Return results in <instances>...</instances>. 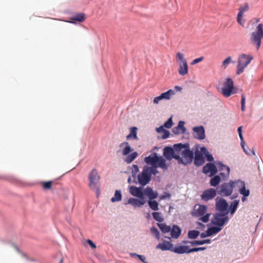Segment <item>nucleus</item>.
Segmentation results:
<instances>
[{
	"mask_svg": "<svg viewBox=\"0 0 263 263\" xmlns=\"http://www.w3.org/2000/svg\"><path fill=\"white\" fill-rule=\"evenodd\" d=\"M146 195L150 200L156 199L158 197L157 192H154L153 189L149 187H147L144 191V195Z\"/></svg>",
	"mask_w": 263,
	"mask_h": 263,
	"instance_id": "nucleus-24",
	"label": "nucleus"
},
{
	"mask_svg": "<svg viewBox=\"0 0 263 263\" xmlns=\"http://www.w3.org/2000/svg\"><path fill=\"white\" fill-rule=\"evenodd\" d=\"M175 95V92L172 89H170L166 92L162 93L160 95V96L162 100H170L171 97Z\"/></svg>",
	"mask_w": 263,
	"mask_h": 263,
	"instance_id": "nucleus-29",
	"label": "nucleus"
},
{
	"mask_svg": "<svg viewBox=\"0 0 263 263\" xmlns=\"http://www.w3.org/2000/svg\"><path fill=\"white\" fill-rule=\"evenodd\" d=\"M202 171L205 174L210 173V176H212L217 173V170L215 164L209 163L203 167Z\"/></svg>",
	"mask_w": 263,
	"mask_h": 263,
	"instance_id": "nucleus-19",
	"label": "nucleus"
},
{
	"mask_svg": "<svg viewBox=\"0 0 263 263\" xmlns=\"http://www.w3.org/2000/svg\"><path fill=\"white\" fill-rule=\"evenodd\" d=\"M86 242L89 245L92 249H95L96 248V245L90 239H88Z\"/></svg>",
	"mask_w": 263,
	"mask_h": 263,
	"instance_id": "nucleus-51",
	"label": "nucleus"
},
{
	"mask_svg": "<svg viewBox=\"0 0 263 263\" xmlns=\"http://www.w3.org/2000/svg\"><path fill=\"white\" fill-rule=\"evenodd\" d=\"M145 203L144 199L139 200L134 198H130L128 199L127 203L132 205L134 208L141 207Z\"/></svg>",
	"mask_w": 263,
	"mask_h": 263,
	"instance_id": "nucleus-23",
	"label": "nucleus"
},
{
	"mask_svg": "<svg viewBox=\"0 0 263 263\" xmlns=\"http://www.w3.org/2000/svg\"><path fill=\"white\" fill-rule=\"evenodd\" d=\"M197 251H199L198 248H194L192 249L189 248L188 253H190L194 252H197Z\"/></svg>",
	"mask_w": 263,
	"mask_h": 263,
	"instance_id": "nucleus-55",
	"label": "nucleus"
},
{
	"mask_svg": "<svg viewBox=\"0 0 263 263\" xmlns=\"http://www.w3.org/2000/svg\"><path fill=\"white\" fill-rule=\"evenodd\" d=\"M138 155L136 152H133L130 154H129L126 155V158L124 159V161L128 164L130 163L137 157Z\"/></svg>",
	"mask_w": 263,
	"mask_h": 263,
	"instance_id": "nucleus-28",
	"label": "nucleus"
},
{
	"mask_svg": "<svg viewBox=\"0 0 263 263\" xmlns=\"http://www.w3.org/2000/svg\"><path fill=\"white\" fill-rule=\"evenodd\" d=\"M173 125V121L172 118H170L168 120L164 123V126L167 128H170Z\"/></svg>",
	"mask_w": 263,
	"mask_h": 263,
	"instance_id": "nucleus-48",
	"label": "nucleus"
},
{
	"mask_svg": "<svg viewBox=\"0 0 263 263\" xmlns=\"http://www.w3.org/2000/svg\"><path fill=\"white\" fill-rule=\"evenodd\" d=\"M228 204L226 200L222 198L216 199V209L217 211L221 212H228Z\"/></svg>",
	"mask_w": 263,
	"mask_h": 263,
	"instance_id": "nucleus-13",
	"label": "nucleus"
},
{
	"mask_svg": "<svg viewBox=\"0 0 263 263\" xmlns=\"http://www.w3.org/2000/svg\"><path fill=\"white\" fill-rule=\"evenodd\" d=\"M129 193L134 196L137 197L140 199H144V192L141 187L130 186L129 189Z\"/></svg>",
	"mask_w": 263,
	"mask_h": 263,
	"instance_id": "nucleus-15",
	"label": "nucleus"
},
{
	"mask_svg": "<svg viewBox=\"0 0 263 263\" xmlns=\"http://www.w3.org/2000/svg\"><path fill=\"white\" fill-rule=\"evenodd\" d=\"M221 169H222V170H224V169H226V170L227 171V173H228V174H229V172H230V168H229V167L228 166H226V165H222Z\"/></svg>",
	"mask_w": 263,
	"mask_h": 263,
	"instance_id": "nucleus-58",
	"label": "nucleus"
},
{
	"mask_svg": "<svg viewBox=\"0 0 263 263\" xmlns=\"http://www.w3.org/2000/svg\"><path fill=\"white\" fill-rule=\"evenodd\" d=\"M222 230V228L216 226V227H213L208 229L209 233L210 236L218 233Z\"/></svg>",
	"mask_w": 263,
	"mask_h": 263,
	"instance_id": "nucleus-37",
	"label": "nucleus"
},
{
	"mask_svg": "<svg viewBox=\"0 0 263 263\" xmlns=\"http://www.w3.org/2000/svg\"><path fill=\"white\" fill-rule=\"evenodd\" d=\"M137 128L136 127H132L130 129V134L127 136L126 138L127 139L130 138H133L134 139H137Z\"/></svg>",
	"mask_w": 263,
	"mask_h": 263,
	"instance_id": "nucleus-36",
	"label": "nucleus"
},
{
	"mask_svg": "<svg viewBox=\"0 0 263 263\" xmlns=\"http://www.w3.org/2000/svg\"><path fill=\"white\" fill-rule=\"evenodd\" d=\"M239 204V200H234L231 204L230 206V210L231 214H233L236 211Z\"/></svg>",
	"mask_w": 263,
	"mask_h": 263,
	"instance_id": "nucleus-35",
	"label": "nucleus"
},
{
	"mask_svg": "<svg viewBox=\"0 0 263 263\" xmlns=\"http://www.w3.org/2000/svg\"><path fill=\"white\" fill-rule=\"evenodd\" d=\"M150 231L151 234L155 236L157 239H160V236L159 232L155 227L151 228L150 229Z\"/></svg>",
	"mask_w": 263,
	"mask_h": 263,
	"instance_id": "nucleus-43",
	"label": "nucleus"
},
{
	"mask_svg": "<svg viewBox=\"0 0 263 263\" xmlns=\"http://www.w3.org/2000/svg\"><path fill=\"white\" fill-rule=\"evenodd\" d=\"M152 215L154 219L159 222H162L164 220L162 214L160 212H153Z\"/></svg>",
	"mask_w": 263,
	"mask_h": 263,
	"instance_id": "nucleus-32",
	"label": "nucleus"
},
{
	"mask_svg": "<svg viewBox=\"0 0 263 263\" xmlns=\"http://www.w3.org/2000/svg\"><path fill=\"white\" fill-rule=\"evenodd\" d=\"M228 212H226L224 214H216L212 220V223L215 226L222 228L223 225L228 221Z\"/></svg>",
	"mask_w": 263,
	"mask_h": 263,
	"instance_id": "nucleus-10",
	"label": "nucleus"
},
{
	"mask_svg": "<svg viewBox=\"0 0 263 263\" xmlns=\"http://www.w3.org/2000/svg\"><path fill=\"white\" fill-rule=\"evenodd\" d=\"M176 58L178 65V73L181 76H185L189 72V67L184 55L180 52L176 53Z\"/></svg>",
	"mask_w": 263,
	"mask_h": 263,
	"instance_id": "nucleus-7",
	"label": "nucleus"
},
{
	"mask_svg": "<svg viewBox=\"0 0 263 263\" xmlns=\"http://www.w3.org/2000/svg\"><path fill=\"white\" fill-rule=\"evenodd\" d=\"M216 195V191L215 189L211 188L205 190L201 195V199L205 201H208Z\"/></svg>",
	"mask_w": 263,
	"mask_h": 263,
	"instance_id": "nucleus-16",
	"label": "nucleus"
},
{
	"mask_svg": "<svg viewBox=\"0 0 263 263\" xmlns=\"http://www.w3.org/2000/svg\"><path fill=\"white\" fill-rule=\"evenodd\" d=\"M121 199H122V194H121L120 191L116 190L115 191L114 196L113 197H112L111 199V201L112 202H115L116 201H120L121 200Z\"/></svg>",
	"mask_w": 263,
	"mask_h": 263,
	"instance_id": "nucleus-34",
	"label": "nucleus"
},
{
	"mask_svg": "<svg viewBox=\"0 0 263 263\" xmlns=\"http://www.w3.org/2000/svg\"><path fill=\"white\" fill-rule=\"evenodd\" d=\"M174 88L176 91H180L182 89V88L178 86H175Z\"/></svg>",
	"mask_w": 263,
	"mask_h": 263,
	"instance_id": "nucleus-59",
	"label": "nucleus"
},
{
	"mask_svg": "<svg viewBox=\"0 0 263 263\" xmlns=\"http://www.w3.org/2000/svg\"><path fill=\"white\" fill-rule=\"evenodd\" d=\"M184 122L180 121L179 122L178 125L173 128L172 132L175 135L183 134L185 132V128L184 126Z\"/></svg>",
	"mask_w": 263,
	"mask_h": 263,
	"instance_id": "nucleus-22",
	"label": "nucleus"
},
{
	"mask_svg": "<svg viewBox=\"0 0 263 263\" xmlns=\"http://www.w3.org/2000/svg\"><path fill=\"white\" fill-rule=\"evenodd\" d=\"M170 196H171V195L169 194H166V195H162L160 197V200H162L166 198H170Z\"/></svg>",
	"mask_w": 263,
	"mask_h": 263,
	"instance_id": "nucleus-57",
	"label": "nucleus"
},
{
	"mask_svg": "<svg viewBox=\"0 0 263 263\" xmlns=\"http://www.w3.org/2000/svg\"><path fill=\"white\" fill-rule=\"evenodd\" d=\"M240 194L245 197H248L250 195V190L246 189L244 181L240 180L236 181V187Z\"/></svg>",
	"mask_w": 263,
	"mask_h": 263,
	"instance_id": "nucleus-14",
	"label": "nucleus"
},
{
	"mask_svg": "<svg viewBox=\"0 0 263 263\" xmlns=\"http://www.w3.org/2000/svg\"><path fill=\"white\" fill-rule=\"evenodd\" d=\"M199 235V232L196 230L189 231L188 237L190 239H196Z\"/></svg>",
	"mask_w": 263,
	"mask_h": 263,
	"instance_id": "nucleus-41",
	"label": "nucleus"
},
{
	"mask_svg": "<svg viewBox=\"0 0 263 263\" xmlns=\"http://www.w3.org/2000/svg\"><path fill=\"white\" fill-rule=\"evenodd\" d=\"M204 154L201 152L199 151H196L195 152V159H194V163L197 166H200L204 162V157H203Z\"/></svg>",
	"mask_w": 263,
	"mask_h": 263,
	"instance_id": "nucleus-21",
	"label": "nucleus"
},
{
	"mask_svg": "<svg viewBox=\"0 0 263 263\" xmlns=\"http://www.w3.org/2000/svg\"><path fill=\"white\" fill-rule=\"evenodd\" d=\"M156 248L157 249H160L162 251L169 250L172 252L173 245L170 241L164 240L162 243L157 245Z\"/></svg>",
	"mask_w": 263,
	"mask_h": 263,
	"instance_id": "nucleus-20",
	"label": "nucleus"
},
{
	"mask_svg": "<svg viewBox=\"0 0 263 263\" xmlns=\"http://www.w3.org/2000/svg\"><path fill=\"white\" fill-rule=\"evenodd\" d=\"M71 19L73 21L82 22V14H79V15L72 17Z\"/></svg>",
	"mask_w": 263,
	"mask_h": 263,
	"instance_id": "nucleus-50",
	"label": "nucleus"
},
{
	"mask_svg": "<svg viewBox=\"0 0 263 263\" xmlns=\"http://www.w3.org/2000/svg\"><path fill=\"white\" fill-rule=\"evenodd\" d=\"M262 39L263 25L260 23L257 26L255 30L252 33L250 37L251 43L255 46L257 50L260 48Z\"/></svg>",
	"mask_w": 263,
	"mask_h": 263,
	"instance_id": "nucleus-4",
	"label": "nucleus"
},
{
	"mask_svg": "<svg viewBox=\"0 0 263 263\" xmlns=\"http://www.w3.org/2000/svg\"><path fill=\"white\" fill-rule=\"evenodd\" d=\"M211 242L210 239H205L202 240H194L190 242V243L192 246L195 245H202L205 243H210Z\"/></svg>",
	"mask_w": 263,
	"mask_h": 263,
	"instance_id": "nucleus-33",
	"label": "nucleus"
},
{
	"mask_svg": "<svg viewBox=\"0 0 263 263\" xmlns=\"http://www.w3.org/2000/svg\"><path fill=\"white\" fill-rule=\"evenodd\" d=\"M246 197H245L243 196V197H242V199H241V200L242 202H245L246 200Z\"/></svg>",
	"mask_w": 263,
	"mask_h": 263,
	"instance_id": "nucleus-62",
	"label": "nucleus"
},
{
	"mask_svg": "<svg viewBox=\"0 0 263 263\" xmlns=\"http://www.w3.org/2000/svg\"><path fill=\"white\" fill-rule=\"evenodd\" d=\"M131 255L132 256H137L143 263H147V261H145V259H146L145 257L143 255H138L136 253L132 254Z\"/></svg>",
	"mask_w": 263,
	"mask_h": 263,
	"instance_id": "nucleus-46",
	"label": "nucleus"
},
{
	"mask_svg": "<svg viewBox=\"0 0 263 263\" xmlns=\"http://www.w3.org/2000/svg\"><path fill=\"white\" fill-rule=\"evenodd\" d=\"M197 224L200 227H202V228L204 227V226L203 224H202L201 223H200V222H197Z\"/></svg>",
	"mask_w": 263,
	"mask_h": 263,
	"instance_id": "nucleus-60",
	"label": "nucleus"
},
{
	"mask_svg": "<svg viewBox=\"0 0 263 263\" xmlns=\"http://www.w3.org/2000/svg\"><path fill=\"white\" fill-rule=\"evenodd\" d=\"M237 131H238V133L239 134V138L241 140L240 144L243 145V144H245V143L243 136L242 134V126H239L237 129Z\"/></svg>",
	"mask_w": 263,
	"mask_h": 263,
	"instance_id": "nucleus-44",
	"label": "nucleus"
},
{
	"mask_svg": "<svg viewBox=\"0 0 263 263\" xmlns=\"http://www.w3.org/2000/svg\"><path fill=\"white\" fill-rule=\"evenodd\" d=\"M201 152L203 153L204 156H205L206 160L208 161L211 162L213 161V158L212 155H211L207 149L205 147H202L201 148Z\"/></svg>",
	"mask_w": 263,
	"mask_h": 263,
	"instance_id": "nucleus-31",
	"label": "nucleus"
},
{
	"mask_svg": "<svg viewBox=\"0 0 263 263\" xmlns=\"http://www.w3.org/2000/svg\"><path fill=\"white\" fill-rule=\"evenodd\" d=\"M232 62V58L228 57L221 63V68L223 69H226L228 65Z\"/></svg>",
	"mask_w": 263,
	"mask_h": 263,
	"instance_id": "nucleus-42",
	"label": "nucleus"
},
{
	"mask_svg": "<svg viewBox=\"0 0 263 263\" xmlns=\"http://www.w3.org/2000/svg\"><path fill=\"white\" fill-rule=\"evenodd\" d=\"M134 167L135 168L136 170H138V167L137 165H134Z\"/></svg>",
	"mask_w": 263,
	"mask_h": 263,
	"instance_id": "nucleus-63",
	"label": "nucleus"
},
{
	"mask_svg": "<svg viewBox=\"0 0 263 263\" xmlns=\"http://www.w3.org/2000/svg\"><path fill=\"white\" fill-rule=\"evenodd\" d=\"M164 126L162 125V126H160L159 127L157 128V131L158 133H160V132H163L164 133V130H165L164 129Z\"/></svg>",
	"mask_w": 263,
	"mask_h": 263,
	"instance_id": "nucleus-56",
	"label": "nucleus"
},
{
	"mask_svg": "<svg viewBox=\"0 0 263 263\" xmlns=\"http://www.w3.org/2000/svg\"><path fill=\"white\" fill-rule=\"evenodd\" d=\"M193 130L194 136L196 139L203 140L205 138V131L202 126L194 127Z\"/></svg>",
	"mask_w": 263,
	"mask_h": 263,
	"instance_id": "nucleus-18",
	"label": "nucleus"
},
{
	"mask_svg": "<svg viewBox=\"0 0 263 263\" xmlns=\"http://www.w3.org/2000/svg\"><path fill=\"white\" fill-rule=\"evenodd\" d=\"M170 136V132L168 130H164L163 135L162 136L163 139H166Z\"/></svg>",
	"mask_w": 263,
	"mask_h": 263,
	"instance_id": "nucleus-52",
	"label": "nucleus"
},
{
	"mask_svg": "<svg viewBox=\"0 0 263 263\" xmlns=\"http://www.w3.org/2000/svg\"><path fill=\"white\" fill-rule=\"evenodd\" d=\"M120 147H124L122 151V154L123 156H126L133 151L132 148L127 142H124L121 143Z\"/></svg>",
	"mask_w": 263,
	"mask_h": 263,
	"instance_id": "nucleus-26",
	"label": "nucleus"
},
{
	"mask_svg": "<svg viewBox=\"0 0 263 263\" xmlns=\"http://www.w3.org/2000/svg\"><path fill=\"white\" fill-rule=\"evenodd\" d=\"M203 59H204L203 57H200L198 58L195 59L192 61V62L191 63V64L192 65H195L199 62H202L203 60Z\"/></svg>",
	"mask_w": 263,
	"mask_h": 263,
	"instance_id": "nucleus-49",
	"label": "nucleus"
},
{
	"mask_svg": "<svg viewBox=\"0 0 263 263\" xmlns=\"http://www.w3.org/2000/svg\"><path fill=\"white\" fill-rule=\"evenodd\" d=\"M206 211L207 207L205 205L196 204L194 206L192 214L194 216L200 217L199 220L206 223L209 221L211 215L210 213H206Z\"/></svg>",
	"mask_w": 263,
	"mask_h": 263,
	"instance_id": "nucleus-6",
	"label": "nucleus"
},
{
	"mask_svg": "<svg viewBox=\"0 0 263 263\" xmlns=\"http://www.w3.org/2000/svg\"><path fill=\"white\" fill-rule=\"evenodd\" d=\"M253 59V57L252 55L241 54L238 58L237 74L239 75L242 73Z\"/></svg>",
	"mask_w": 263,
	"mask_h": 263,
	"instance_id": "nucleus-5",
	"label": "nucleus"
},
{
	"mask_svg": "<svg viewBox=\"0 0 263 263\" xmlns=\"http://www.w3.org/2000/svg\"><path fill=\"white\" fill-rule=\"evenodd\" d=\"M52 182L49 181L43 183V186L44 189L48 190L50 189L52 186Z\"/></svg>",
	"mask_w": 263,
	"mask_h": 263,
	"instance_id": "nucleus-45",
	"label": "nucleus"
},
{
	"mask_svg": "<svg viewBox=\"0 0 263 263\" xmlns=\"http://www.w3.org/2000/svg\"><path fill=\"white\" fill-rule=\"evenodd\" d=\"M190 241H189L186 240V241H183V243L184 244H186V243H190Z\"/></svg>",
	"mask_w": 263,
	"mask_h": 263,
	"instance_id": "nucleus-64",
	"label": "nucleus"
},
{
	"mask_svg": "<svg viewBox=\"0 0 263 263\" xmlns=\"http://www.w3.org/2000/svg\"><path fill=\"white\" fill-rule=\"evenodd\" d=\"M249 10V5L248 3H245L243 5H241L239 8V12L237 17V22L242 26H244L245 22V21L242 19L244 13L248 11Z\"/></svg>",
	"mask_w": 263,
	"mask_h": 263,
	"instance_id": "nucleus-11",
	"label": "nucleus"
},
{
	"mask_svg": "<svg viewBox=\"0 0 263 263\" xmlns=\"http://www.w3.org/2000/svg\"><path fill=\"white\" fill-rule=\"evenodd\" d=\"M236 181L231 180L229 183L222 184L218 191V194L225 196L230 195L233 192V188L236 187Z\"/></svg>",
	"mask_w": 263,
	"mask_h": 263,
	"instance_id": "nucleus-8",
	"label": "nucleus"
},
{
	"mask_svg": "<svg viewBox=\"0 0 263 263\" xmlns=\"http://www.w3.org/2000/svg\"><path fill=\"white\" fill-rule=\"evenodd\" d=\"M164 155L167 159L174 158L177 160L180 159V156L176 154L174 149L170 147H166L164 149Z\"/></svg>",
	"mask_w": 263,
	"mask_h": 263,
	"instance_id": "nucleus-17",
	"label": "nucleus"
},
{
	"mask_svg": "<svg viewBox=\"0 0 263 263\" xmlns=\"http://www.w3.org/2000/svg\"><path fill=\"white\" fill-rule=\"evenodd\" d=\"M208 236H210V235L209 233V232L208 230L206 231H205V232H203V233H201V234H200V237L201 238H205V237H208Z\"/></svg>",
	"mask_w": 263,
	"mask_h": 263,
	"instance_id": "nucleus-54",
	"label": "nucleus"
},
{
	"mask_svg": "<svg viewBox=\"0 0 263 263\" xmlns=\"http://www.w3.org/2000/svg\"><path fill=\"white\" fill-rule=\"evenodd\" d=\"M151 179V176L145 167L143 168L142 173L139 174L138 176L139 183L142 185H145L147 184Z\"/></svg>",
	"mask_w": 263,
	"mask_h": 263,
	"instance_id": "nucleus-12",
	"label": "nucleus"
},
{
	"mask_svg": "<svg viewBox=\"0 0 263 263\" xmlns=\"http://www.w3.org/2000/svg\"><path fill=\"white\" fill-rule=\"evenodd\" d=\"M220 182V178L219 176H215L210 180V184L213 186H216Z\"/></svg>",
	"mask_w": 263,
	"mask_h": 263,
	"instance_id": "nucleus-39",
	"label": "nucleus"
},
{
	"mask_svg": "<svg viewBox=\"0 0 263 263\" xmlns=\"http://www.w3.org/2000/svg\"><path fill=\"white\" fill-rule=\"evenodd\" d=\"M175 150L178 151L182 156L180 157V159H177L179 163H182L184 165L191 163L194 157L193 152L190 149L189 144L181 143L175 145Z\"/></svg>",
	"mask_w": 263,
	"mask_h": 263,
	"instance_id": "nucleus-2",
	"label": "nucleus"
},
{
	"mask_svg": "<svg viewBox=\"0 0 263 263\" xmlns=\"http://www.w3.org/2000/svg\"><path fill=\"white\" fill-rule=\"evenodd\" d=\"M144 161L147 164L152 165L151 167H145L151 176L152 174L155 175L158 173V167L164 170L167 168L165 160L162 157H158L156 153L145 157Z\"/></svg>",
	"mask_w": 263,
	"mask_h": 263,
	"instance_id": "nucleus-1",
	"label": "nucleus"
},
{
	"mask_svg": "<svg viewBox=\"0 0 263 263\" xmlns=\"http://www.w3.org/2000/svg\"><path fill=\"white\" fill-rule=\"evenodd\" d=\"M170 231L171 236L173 238H178L181 234V229L176 225H174Z\"/></svg>",
	"mask_w": 263,
	"mask_h": 263,
	"instance_id": "nucleus-27",
	"label": "nucleus"
},
{
	"mask_svg": "<svg viewBox=\"0 0 263 263\" xmlns=\"http://www.w3.org/2000/svg\"><path fill=\"white\" fill-rule=\"evenodd\" d=\"M162 100V99L160 95L158 97H156L154 98L153 102L154 104H158Z\"/></svg>",
	"mask_w": 263,
	"mask_h": 263,
	"instance_id": "nucleus-53",
	"label": "nucleus"
},
{
	"mask_svg": "<svg viewBox=\"0 0 263 263\" xmlns=\"http://www.w3.org/2000/svg\"><path fill=\"white\" fill-rule=\"evenodd\" d=\"M241 146L243 150V152L248 155H255V152L253 148L251 149L249 147H246L245 144H241Z\"/></svg>",
	"mask_w": 263,
	"mask_h": 263,
	"instance_id": "nucleus-40",
	"label": "nucleus"
},
{
	"mask_svg": "<svg viewBox=\"0 0 263 263\" xmlns=\"http://www.w3.org/2000/svg\"><path fill=\"white\" fill-rule=\"evenodd\" d=\"M245 103H246V98L244 95H241V109L242 111H244L245 110Z\"/></svg>",
	"mask_w": 263,
	"mask_h": 263,
	"instance_id": "nucleus-47",
	"label": "nucleus"
},
{
	"mask_svg": "<svg viewBox=\"0 0 263 263\" xmlns=\"http://www.w3.org/2000/svg\"><path fill=\"white\" fill-rule=\"evenodd\" d=\"M199 251H203L206 249L205 247H199L198 248Z\"/></svg>",
	"mask_w": 263,
	"mask_h": 263,
	"instance_id": "nucleus-61",
	"label": "nucleus"
},
{
	"mask_svg": "<svg viewBox=\"0 0 263 263\" xmlns=\"http://www.w3.org/2000/svg\"><path fill=\"white\" fill-rule=\"evenodd\" d=\"M236 91L234 87L233 81L230 78H227L222 88V93L225 97H229L234 94Z\"/></svg>",
	"mask_w": 263,
	"mask_h": 263,
	"instance_id": "nucleus-9",
	"label": "nucleus"
},
{
	"mask_svg": "<svg viewBox=\"0 0 263 263\" xmlns=\"http://www.w3.org/2000/svg\"><path fill=\"white\" fill-rule=\"evenodd\" d=\"M189 247L187 246H179L173 247L172 252L177 254L188 253Z\"/></svg>",
	"mask_w": 263,
	"mask_h": 263,
	"instance_id": "nucleus-25",
	"label": "nucleus"
},
{
	"mask_svg": "<svg viewBox=\"0 0 263 263\" xmlns=\"http://www.w3.org/2000/svg\"><path fill=\"white\" fill-rule=\"evenodd\" d=\"M89 186L90 189L96 192L97 196L98 197L100 194V176L99 175L97 170L92 169L89 174Z\"/></svg>",
	"mask_w": 263,
	"mask_h": 263,
	"instance_id": "nucleus-3",
	"label": "nucleus"
},
{
	"mask_svg": "<svg viewBox=\"0 0 263 263\" xmlns=\"http://www.w3.org/2000/svg\"><path fill=\"white\" fill-rule=\"evenodd\" d=\"M157 225L161 230V231L164 233H168L170 232V231L171 230V227L169 226H167L165 223H158Z\"/></svg>",
	"mask_w": 263,
	"mask_h": 263,
	"instance_id": "nucleus-30",
	"label": "nucleus"
},
{
	"mask_svg": "<svg viewBox=\"0 0 263 263\" xmlns=\"http://www.w3.org/2000/svg\"><path fill=\"white\" fill-rule=\"evenodd\" d=\"M148 204L149 208L154 211H157L159 209L158 203L155 200H150L148 201Z\"/></svg>",
	"mask_w": 263,
	"mask_h": 263,
	"instance_id": "nucleus-38",
	"label": "nucleus"
}]
</instances>
